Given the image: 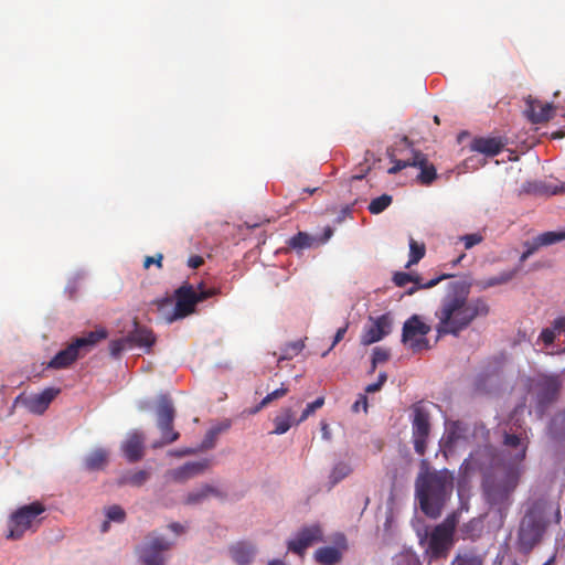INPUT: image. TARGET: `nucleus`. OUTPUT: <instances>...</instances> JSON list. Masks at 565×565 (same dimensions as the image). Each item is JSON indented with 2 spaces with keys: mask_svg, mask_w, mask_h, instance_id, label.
I'll list each match as a JSON object with an SVG mask.
<instances>
[{
  "mask_svg": "<svg viewBox=\"0 0 565 565\" xmlns=\"http://www.w3.org/2000/svg\"><path fill=\"white\" fill-rule=\"evenodd\" d=\"M470 286L465 281H451L435 311L438 338L459 337L478 318L490 313V306L483 297L469 298Z\"/></svg>",
  "mask_w": 565,
  "mask_h": 565,
  "instance_id": "obj_1",
  "label": "nucleus"
},
{
  "mask_svg": "<svg viewBox=\"0 0 565 565\" xmlns=\"http://www.w3.org/2000/svg\"><path fill=\"white\" fill-rule=\"evenodd\" d=\"M454 489V476L447 469L422 471L415 482L420 510L429 518H438Z\"/></svg>",
  "mask_w": 565,
  "mask_h": 565,
  "instance_id": "obj_2",
  "label": "nucleus"
},
{
  "mask_svg": "<svg viewBox=\"0 0 565 565\" xmlns=\"http://www.w3.org/2000/svg\"><path fill=\"white\" fill-rule=\"evenodd\" d=\"M520 473L518 469L504 467L495 469L492 473H486L482 480V491L486 501L499 510L505 509L511 503V494L518 487Z\"/></svg>",
  "mask_w": 565,
  "mask_h": 565,
  "instance_id": "obj_3",
  "label": "nucleus"
},
{
  "mask_svg": "<svg viewBox=\"0 0 565 565\" xmlns=\"http://www.w3.org/2000/svg\"><path fill=\"white\" fill-rule=\"evenodd\" d=\"M548 526L545 507L533 504L524 514L518 531V548L523 554H529L542 541Z\"/></svg>",
  "mask_w": 565,
  "mask_h": 565,
  "instance_id": "obj_4",
  "label": "nucleus"
},
{
  "mask_svg": "<svg viewBox=\"0 0 565 565\" xmlns=\"http://www.w3.org/2000/svg\"><path fill=\"white\" fill-rule=\"evenodd\" d=\"M457 524L458 516L452 513L440 524L436 525L428 536H425L427 541L425 553L430 561L446 558L449 555V552L455 544V531Z\"/></svg>",
  "mask_w": 565,
  "mask_h": 565,
  "instance_id": "obj_5",
  "label": "nucleus"
},
{
  "mask_svg": "<svg viewBox=\"0 0 565 565\" xmlns=\"http://www.w3.org/2000/svg\"><path fill=\"white\" fill-rule=\"evenodd\" d=\"M199 288L200 290L196 291L192 285L183 282L178 289H175V305L173 311L166 317L168 323L192 315L199 302H202L217 294L215 288L202 289V285H200Z\"/></svg>",
  "mask_w": 565,
  "mask_h": 565,
  "instance_id": "obj_6",
  "label": "nucleus"
},
{
  "mask_svg": "<svg viewBox=\"0 0 565 565\" xmlns=\"http://www.w3.org/2000/svg\"><path fill=\"white\" fill-rule=\"evenodd\" d=\"M412 438L414 449L419 456H424L427 449V439L430 434V413L424 402H416L411 407Z\"/></svg>",
  "mask_w": 565,
  "mask_h": 565,
  "instance_id": "obj_7",
  "label": "nucleus"
},
{
  "mask_svg": "<svg viewBox=\"0 0 565 565\" xmlns=\"http://www.w3.org/2000/svg\"><path fill=\"white\" fill-rule=\"evenodd\" d=\"M393 166L388 169L390 174H396L407 167H417L420 169L418 181L424 185H429L436 178L437 172L433 163L428 162L427 157L420 151L412 150V154L406 159H395L393 152H388Z\"/></svg>",
  "mask_w": 565,
  "mask_h": 565,
  "instance_id": "obj_8",
  "label": "nucleus"
},
{
  "mask_svg": "<svg viewBox=\"0 0 565 565\" xmlns=\"http://www.w3.org/2000/svg\"><path fill=\"white\" fill-rule=\"evenodd\" d=\"M175 409L170 397L167 395L160 396L157 406L158 428L161 431V441L152 445L153 448L162 447L163 445L172 444L179 439L180 434L173 430V420Z\"/></svg>",
  "mask_w": 565,
  "mask_h": 565,
  "instance_id": "obj_9",
  "label": "nucleus"
},
{
  "mask_svg": "<svg viewBox=\"0 0 565 565\" xmlns=\"http://www.w3.org/2000/svg\"><path fill=\"white\" fill-rule=\"evenodd\" d=\"M431 328L425 323L419 316L413 315L403 324L402 342L414 353L429 349V342L426 335Z\"/></svg>",
  "mask_w": 565,
  "mask_h": 565,
  "instance_id": "obj_10",
  "label": "nucleus"
},
{
  "mask_svg": "<svg viewBox=\"0 0 565 565\" xmlns=\"http://www.w3.org/2000/svg\"><path fill=\"white\" fill-rule=\"evenodd\" d=\"M44 511L45 507L39 501L19 508L11 515V523L13 526L10 529L7 537L13 540L21 539L24 532L32 526L35 519Z\"/></svg>",
  "mask_w": 565,
  "mask_h": 565,
  "instance_id": "obj_11",
  "label": "nucleus"
},
{
  "mask_svg": "<svg viewBox=\"0 0 565 565\" xmlns=\"http://www.w3.org/2000/svg\"><path fill=\"white\" fill-rule=\"evenodd\" d=\"M463 466L466 471H479L486 476V473H492L495 469H502L504 466L500 465L499 457L495 449L489 446L479 447L470 456L465 459Z\"/></svg>",
  "mask_w": 565,
  "mask_h": 565,
  "instance_id": "obj_12",
  "label": "nucleus"
},
{
  "mask_svg": "<svg viewBox=\"0 0 565 565\" xmlns=\"http://www.w3.org/2000/svg\"><path fill=\"white\" fill-rule=\"evenodd\" d=\"M534 387L537 403L547 406L558 399L563 381L559 374H541L535 380Z\"/></svg>",
  "mask_w": 565,
  "mask_h": 565,
  "instance_id": "obj_13",
  "label": "nucleus"
},
{
  "mask_svg": "<svg viewBox=\"0 0 565 565\" xmlns=\"http://www.w3.org/2000/svg\"><path fill=\"white\" fill-rule=\"evenodd\" d=\"M171 543L162 536H149V540L138 548L139 561L142 565H164L163 552Z\"/></svg>",
  "mask_w": 565,
  "mask_h": 565,
  "instance_id": "obj_14",
  "label": "nucleus"
},
{
  "mask_svg": "<svg viewBox=\"0 0 565 565\" xmlns=\"http://www.w3.org/2000/svg\"><path fill=\"white\" fill-rule=\"evenodd\" d=\"M322 541V530L319 524L302 527L297 536L289 541V551L302 554L309 546Z\"/></svg>",
  "mask_w": 565,
  "mask_h": 565,
  "instance_id": "obj_15",
  "label": "nucleus"
},
{
  "mask_svg": "<svg viewBox=\"0 0 565 565\" xmlns=\"http://www.w3.org/2000/svg\"><path fill=\"white\" fill-rule=\"evenodd\" d=\"M447 277V275H440L438 277L430 279L429 281H424L423 278L417 274L396 271L393 275V282L397 287H405L408 282H413L414 285L406 291V295L411 296L414 295L419 289H429L435 287L437 284H439L443 279Z\"/></svg>",
  "mask_w": 565,
  "mask_h": 565,
  "instance_id": "obj_16",
  "label": "nucleus"
},
{
  "mask_svg": "<svg viewBox=\"0 0 565 565\" xmlns=\"http://www.w3.org/2000/svg\"><path fill=\"white\" fill-rule=\"evenodd\" d=\"M371 326L366 327L361 337V343L370 345L382 340L391 332L392 319L385 313L375 319L371 318Z\"/></svg>",
  "mask_w": 565,
  "mask_h": 565,
  "instance_id": "obj_17",
  "label": "nucleus"
},
{
  "mask_svg": "<svg viewBox=\"0 0 565 565\" xmlns=\"http://www.w3.org/2000/svg\"><path fill=\"white\" fill-rule=\"evenodd\" d=\"M145 435L139 430H132L127 435L121 445L124 456L129 462H137L143 457Z\"/></svg>",
  "mask_w": 565,
  "mask_h": 565,
  "instance_id": "obj_18",
  "label": "nucleus"
},
{
  "mask_svg": "<svg viewBox=\"0 0 565 565\" xmlns=\"http://www.w3.org/2000/svg\"><path fill=\"white\" fill-rule=\"evenodd\" d=\"M60 393L57 387H46L41 393L31 395L25 401V406L30 413L42 415Z\"/></svg>",
  "mask_w": 565,
  "mask_h": 565,
  "instance_id": "obj_19",
  "label": "nucleus"
},
{
  "mask_svg": "<svg viewBox=\"0 0 565 565\" xmlns=\"http://www.w3.org/2000/svg\"><path fill=\"white\" fill-rule=\"evenodd\" d=\"M82 355L74 341L58 351L47 363V369L63 370L72 366Z\"/></svg>",
  "mask_w": 565,
  "mask_h": 565,
  "instance_id": "obj_20",
  "label": "nucleus"
},
{
  "mask_svg": "<svg viewBox=\"0 0 565 565\" xmlns=\"http://www.w3.org/2000/svg\"><path fill=\"white\" fill-rule=\"evenodd\" d=\"M526 116L533 124H542L548 121L553 117L554 106L550 103L542 104L540 100L529 97L526 99Z\"/></svg>",
  "mask_w": 565,
  "mask_h": 565,
  "instance_id": "obj_21",
  "label": "nucleus"
},
{
  "mask_svg": "<svg viewBox=\"0 0 565 565\" xmlns=\"http://www.w3.org/2000/svg\"><path fill=\"white\" fill-rule=\"evenodd\" d=\"M209 467L210 461L207 459L189 461L183 466L171 470L170 475L174 481L184 482L191 478L202 475Z\"/></svg>",
  "mask_w": 565,
  "mask_h": 565,
  "instance_id": "obj_22",
  "label": "nucleus"
},
{
  "mask_svg": "<svg viewBox=\"0 0 565 565\" xmlns=\"http://www.w3.org/2000/svg\"><path fill=\"white\" fill-rule=\"evenodd\" d=\"M505 143L501 138L495 137H479L471 141V150L483 153L489 157L499 154L504 148Z\"/></svg>",
  "mask_w": 565,
  "mask_h": 565,
  "instance_id": "obj_23",
  "label": "nucleus"
},
{
  "mask_svg": "<svg viewBox=\"0 0 565 565\" xmlns=\"http://www.w3.org/2000/svg\"><path fill=\"white\" fill-rule=\"evenodd\" d=\"M129 345H137L147 348L148 350L153 345L156 338L152 331L146 327L135 323V329L127 334Z\"/></svg>",
  "mask_w": 565,
  "mask_h": 565,
  "instance_id": "obj_24",
  "label": "nucleus"
},
{
  "mask_svg": "<svg viewBox=\"0 0 565 565\" xmlns=\"http://www.w3.org/2000/svg\"><path fill=\"white\" fill-rule=\"evenodd\" d=\"M108 335V332L105 328H98L94 331H89L83 337L75 338L73 341L76 344L79 352L89 351L93 347H95L102 340H105Z\"/></svg>",
  "mask_w": 565,
  "mask_h": 565,
  "instance_id": "obj_25",
  "label": "nucleus"
},
{
  "mask_svg": "<svg viewBox=\"0 0 565 565\" xmlns=\"http://www.w3.org/2000/svg\"><path fill=\"white\" fill-rule=\"evenodd\" d=\"M230 552L238 565H249L255 554V547L247 542H237L231 546Z\"/></svg>",
  "mask_w": 565,
  "mask_h": 565,
  "instance_id": "obj_26",
  "label": "nucleus"
},
{
  "mask_svg": "<svg viewBox=\"0 0 565 565\" xmlns=\"http://www.w3.org/2000/svg\"><path fill=\"white\" fill-rule=\"evenodd\" d=\"M212 495L213 497H223L222 492L218 489H216L215 487L210 486V484H203L200 489L191 491L186 495L184 503L188 505L201 504L202 502H204L206 499H209Z\"/></svg>",
  "mask_w": 565,
  "mask_h": 565,
  "instance_id": "obj_27",
  "label": "nucleus"
},
{
  "mask_svg": "<svg viewBox=\"0 0 565 565\" xmlns=\"http://www.w3.org/2000/svg\"><path fill=\"white\" fill-rule=\"evenodd\" d=\"M275 428L271 434L282 435L289 430L292 425H298L294 412L290 407L282 408L274 418Z\"/></svg>",
  "mask_w": 565,
  "mask_h": 565,
  "instance_id": "obj_28",
  "label": "nucleus"
},
{
  "mask_svg": "<svg viewBox=\"0 0 565 565\" xmlns=\"http://www.w3.org/2000/svg\"><path fill=\"white\" fill-rule=\"evenodd\" d=\"M108 462V451L103 448L93 450L84 460V467L88 471L102 470Z\"/></svg>",
  "mask_w": 565,
  "mask_h": 565,
  "instance_id": "obj_29",
  "label": "nucleus"
},
{
  "mask_svg": "<svg viewBox=\"0 0 565 565\" xmlns=\"http://www.w3.org/2000/svg\"><path fill=\"white\" fill-rule=\"evenodd\" d=\"M316 561L321 565H334L341 559V552L337 547L328 546L318 548L315 553Z\"/></svg>",
  "mask_w": 565,
  "mask_h": 565,
  "instance_id": "obj_30",
  "label": "nucleus"
},
{
  "mask_svg": "<svg viewBox=\"0 0 565 565\" xmlns=\"http://www.w3.org/2000/svg\"><path fill=\"white\" fill-rule=\"evenodd\" d=\"M483 532V522L480 519L473 518L460 527V533L463 540H477Z\"/></svg>",
  "mask_w": 565,
  "mask_h": 565,
  "instance_id": "obj_31",
  "label": "nucleus"
},
{
  "mask_svg": "<svg viewBox=\"0 0 565 565\" xmlns=\"http://www.w3.org/2000/svg\"><path fill=\"white\" fill-rule=\"evenodd\" d=\"M518 274V269H512L508 271H502L498 276L487 278L481 281L480 286L482 289H488L494 286L503 285L512 280Z\"/></svg>",
  "mask_w": 565,
  "mask_h": 565,
  "instance_id": "obj_32",
  "label": "nucleus"
},
{
  "mask_svg": "<svg viewBox=\"0 0 565 565\" xmlns=\"http://www.w3.org/2000/svg\"><path fill=\"white\" fill-rule=\"evenodd\" d=\"M426 254V246L424 243L416 242L413 237L409 238V259L406 268H411L417 264Z\"/></svg>",
  "mask_w": 565,
  "mask_h": 565,
  "instance_id": "obj_33",
  "label": "nucleus"
},
{
  "mask_svg": "<svg viewBox=\"0 0 565 565\" xmlns=\"http://www.w3.org/2000/svg\"><path fill=\"white\" fill-rule=\"evenodd\" d=\"M534 239L536 241L540 248L543 246H550V245H553V244L564 241L565 239V231L544 232V233L537 235L536 237H534Z\"/></svg>",
  "mask_w": 565,
  "mask_h": 565,
  "instance_id": "obj_34",
  "label": "nucleus"
},
{
  "mask_svg": "<svg viewBox=\"0 0 565 565\" xmlns=\"http://www.w3.org/2000/svg\"><path fill=\"white\" fill-rule=\"evenodd\" d=\"M315 238L305 232H299L292 236L288 245L294 249H303L312 246Z\"/></svg>",
  "mask_w": 565,
  "mask_h": 565,
  "instance_id": "obj_35",
  "label": "nucleus"
},
{
  "mask_svg": "<svg viewBox=\"0 0 565 565\" xmlns=\"http://www.w3.org/2000/svg\"><path fill=\"white\" fill-rule=\"evenodd\" d=\"M392 200V196L388 194H382L381 196L373 199L369 204V212L371 214L382 213L391 205Z\"/></svg>",
  "mask_w": 565,
  "mask_h": 565,
  "instance_id": "obj_36",
  "label": "nucleus"
},
{
  "mask_svg": "<svg viewBox=\"0 0 565 565\" xmlns=\"http://www.w3.org/2000/svg\"><path fill=\"white\" fill-rule=\"evenodd\" d=\"M351 472L352 468L349 463L338 462L337 465H334L331 471L330 479L333 483H338L339 481L347 478Z\"/></svg>",
  "mask_w": 565,
  "mask_h": 565,
  "instance_id": "obj_37",
  "label": "nucleus"
},
{
  "mask_svg": "<svg viewBox=\"0 0 565 565\" xmlns=\"http://www.w3.org/2000/svg\"><path fill=\"white\" fill-rule=\"evenodd\" d=\"M149 479V472L146 470H138L129 476H125L120 483H127L134 487L142 486Z\"/></svg>",
  "mask_w": 565,
  "mask_h": 565,
  "instance_id": "obj_38",
  "label": "nucleus"
},
{
  "mask_svg": "<svg viewBox=\"0 0 565 565\" xmlns=\"http://www.w3.org/2000/svg\"><path fill=\"white\" fill-rule=\"evenodd\" d=\"M451 565H482V558L473 553L457 554Z\"/></svg>",
  "mask_w": 565,
  "mask_h": 565,
  "instance_id": "obj_39",
  "label": "nucleus"
},
{
  "mask_svg": "<svg viewBox=\"0 0 565 565\" xmlns=\"http://www.w3.org/2000/svg\"><path fill=\"white\" fill-rule=\"evenodd\" d=\"M503 443L505 446L512 447V448H518V447L522 446L520 452L516 455V459L521 461L525 458L526 446L522 445L521 438L518 435L505 434Z\"/></svg>",
  "mask_w": 565,
  "mask_h": 565,
  "instance_id": "obj_40",
  "label": "nucleus"
},
{
  "mask_svg": "<svg viewBox=\"0 0 565 565\" xmlns=\"http://www.w3.org/2000/svg\"><path fill=\"white\" fill-rule=\"evenodd\" d=\"M131 348L127 335L109 342V353L113 358H118L127 349Z\"/></svg>",
  "mask_w": 565,
  "mask_h": 565,
  "instance_id": "obj_41",
  "label": "nucleus"
},
{
  "mask_svg": "<svg viewBox=\"0 0 565 565\" xmlns=\"http://www.w3.org/2000/svg\"><path fill=\"white\" fill-rule=\"evenodd\" d=\"M324 404V397H318L312 403H309L303 409L301 416L297 419V424L305 422L309 416H311L317 409L321 408Z\"/></svg>",
  "mask_w": 565,
  "mask_h": 565,
  "instance_id": "obj_42",
  "label": "nucleus"
},
{
  "mask_svg": "<svg viewBox=\"0 0 565 565\" xmlns=\"http://www.w3.org/2000/svg\"><path fill=\"white\" fill-rule=\"evenodd\" d=\"M388 358H390L388 350L380 348V347H376L373 350V353H372V367H371V372H374L375 369H376V365L380 364V363L386 362L388 360Z\"/></svg>",
  "mask_w": 565,
  "mask_h": 565,
  "instance_id": "obj_43",
  "label": "nucleus"
},
{
  "mask_svg": "<svg viewBox=\"0 0 565 565\" xmlns=\"http://www.w3.org/2000/svg\"><path fill=\"white\" fill-rule=\"evenodd\" d=\"M106 518L110 521L121 523L126 519V512L119 505H111L106 509Z\"/></svg>",
  "mask_w": 565,
  "mask_h": 565,
  "instance_id": "obj_44",
  "label": "nucleus"
},
{
  "mask_svg": "<svg viewBox=\"0 0 565 565\" xmlns=\"http://www.w3.org/2000/svg\"><path fill=\"white\" fill-rule=\"evenodd\" d=\"M289 390L288 387H285L281 385V387L273 391L271 393H268L262 401L260 406H268L270 403H273L276 399H279L288 394Z\"/></svg>",
  "mask_w": 565,
  "mask_h": 565,
  "instance_id": "obj_45",
  "label": "nucleus"
},
{
  "mask_svg": "<svg viewBox=\"0 0 565 565\" xmlns=\"http://www.w3.org/2000/svg\"><path fill=\"white\" fill-rule=\"evenodd\" d=\"M482 239L483 237L479 233L467 234L460 237V241L463 242L466 249L472 248L473 246L481 243Z\"/></svg>",
  "mask_w": 565,
  "mask_h": 565,
  "instance_id": "obj_46",
  "label": "nucleus"
},
{
  "mask_svg": "<svg viewBox=\"0 0 565 565\" xmlns=\"http://www.w3.org/2000/svg\"><path fill=\"white\" fill-rule=\"evenodd\" d=\"M525 250L522 253L520 257V262H525L531 255H533L536 250L540 249L536 241L533 238L531 242L524 243Z\"/></svg>",
  "mask_w": 565,
  "mask_h": 565,
  "instance_id": "obj_47",
  "label": "nucleus"
},
{
  "mask_svg": "<svg viewBox=\"0 0 565 565\" xmlns=\"http://www.w3.org/2000/svg\"><path fill=\"white\" fill-rule=\"evenodd\" d=\"M540 340L545 344V345H551L554 343L555 341V338H556V333L554 332V330H552L551 328H544L541 333H540Z\"/></svg>",
  "mask_w": 565,
  "mask_h": 565,
  "instance_id": "obj_48",
  "label": "nucleus"
},
{
  "mask_svg": "<svg viewBox=\"0 0 565 565\" xmlns=\"http://www.w3.org/2000/svg\"><path fill=\"white\" fill-rule=\"evenodd\" d=\"M367 407H369V404H367L366 395L365 394H360L358 399L352 405V412L353 413H359L362 409L364 413H366L367 412Z\"/></svg>",
  "mask_w": 565,
  "mask_h": 565,
  "instance_id": "obj_49",
  "label": "nucleus"
},
{
  "mask_svg": "<svg viewBox=\"0 0 565 565\" xmlns=\"http://www.w3.org/2000/svg\"><path fill=\"white\" fill-rule=\"evenodd\" d=\"M218 434V429H210L206 435H205V438L202 443V448L204 449H209V448H212L214 446V440L216 438Z\"/></svg>",
  "mask_w": 565,
  "mask_h": 565,
  "instance_id": "obj_50",
  "label": "nucleus"
},
{
  "mask_svg": "<svg viewBox=\"0 0 565 565\" xmlns=\"http://www.w3.org/2000/svg\"><path fill=\"white\" fill-rule=\"evenodd\" d=\"M162 254H157V256H147L143 260V267L147 269L150 265L156 264L159 268L162 267Z\"/></svg>",
  "mask_w": 565,
  "mask_h": 565,
  "instance_id": "obj_51",
  "label": "nucleus"
},
{
  "mask_svg": "<svg viewBox=\"0 0 565 565\" xmlns=\"http://www.w3.org/2000/svg\"><path fill=\"white\" fill-rule=\"evenodd\" d=\"M552 330H554L555 333H563L565 332V317L562 316V317H557L553 322H552Z\"/></svg>",
  "mask_w": 565,
  "mask_h": 565,
  "instance_id": "obj_52",
  "label": "nucleus"
},
{
  "mask_svg": "<svg viewBox=\"0 0 565 565\" xmlns=\"http://www.w3.org/2000/svg\"><path fill=\"white\" fill-rule=\"evenodd\" d=\"M204 263V259L203 257L199 256V255H193L191 256L189 259H188V266L193 268V269H196L199 268L200 266H202Z\"/></svg>",
  "mask_w": 565,
  "mask_h": 565,
  "instance_id": "obj_53",
  "label": "nucleus"
},
{
  "mask_svg": "<svg viewBox=\"0 0 565 565\" xmlns=\"http://www.w3.org/2000/svg\"><path fill=\"white\" fill-rule=\"evenodd\" d=\"M347 330H348V324H345L344 327H341L337 330L332 345L329 349V351L344 338Z\"/></svg>",
  "mask_w": 565,
  "mask_h": 565,
  "instance_id": "obj_54",
  "label": "nucleus"
},
{
  "mask_svg": "<svg viewBox=\"0 0 565 565\" xmlns=\"http://www.w3.org/2000/svg\"><path fill=\"white\" fill-rule=\"evenodd\" d=\"M544 192L547 194H557L559 192H565V182L561 184V186H551V185H543Z\"/></svg>",
  "mask_w": 565,
  "mask_h": 565,
  "instance_id": "obj_55",
  "label": "nucleus"
},
{
  "mask_svg": "<svg viewBox=\"0 0 565 565\" xmlns=\"http://www.w3.org/2000/svg\"><path fill=\"white\" fill-rule=\"evenodd\" d=\"M158 310L162 311L166 307H169L172 305V299L169 297L159 299L156 301Z\"/></svg>",
  "mask_w": 565,
  "mask_h": 565,
  "instance_id": "obj_56",
  "label": "nucleus"
},
{
  "mask_svg": "<svg viewBox=\"0 0 565 565\" xmlns=\"http://www.w3.org/2000/svg\"><path fill=\"white\" fill-rule=\"evenodd\" d=\"M321 435L323 439L331 440V431L326 422H321Z\"/></svg>",
  "mask_w": 565,
  "mask_h": 565,
  "instance_id": "obj_57",
  "label": "nucleus"
},
{
  "mask_svg": "<svg viewBox=\"0 0 565 565\" xmlns=\"http://www.w3.org/2000/svg\"><path fill=\"white\" fill-rule=\"evenodd\" d=\"M303 347L305 344L301 341L294 342L289 345L294 354H298L303 349Z\"/></svg>",
  "mask_w": 565,
  "mask_h": 565,
  "instance_id": "obj_58",
  "label": "nucleus"
},
{
  "mask_svg": "<svg viewBox=\"0 0 565 565\" xmlns=\"http://www.w3.org/2000/svg\"><path fill=\"white\" fill-rule=\"evenodd\" d=\"M381 388H382V385H380L379 382H375V383L369 384L365 387V393H375V392L380 391Z\"/></svg>",
  "mask_w": 565,
  "mask_h": 565,
  "instance_id": "obj_59",
  "label": "nucleus"
},
{
  "mask_svg": "<svg viewBox=\"0 0 565 565\" xmlns=\"http://www.w3.org/2000/svg\"><path fill=\"white\" fill-rule=\"evenodd\" d=\"M169 529L177 534H180L183 532V526L180 523H171L169 525Z\"/></svg>",
  "mask_w": 565,
  "mask_h": 565,
  "instance_id": "obj_60",
  "label": "nucleus"
},
{
  "mask_svg": "<svg viewBox=\"0 0 565 565\" xmlns=\"http://www.w3.org/2000/svg\"><path fill=\"white\" fill-rule=\"evenodd\" d=\"M265 406H260V403L258 405H256L255 407L253 408H249V409H246L245 413H247L248 415H255L257 414L260 409H263Z\"/></svg>",
  "mask_w": 565,
  "mask_h": 565,
  "instance_id": "obj_61",
  "label": "nucleus"
},
{
  "mask_svg": "<svg viewBox=\"0 0 565 565\" xmlns=\"http://www.w3.org/2000/svg\"><path fill=\"white\" fill-rule=\"evenodd\" d=\"M386 380H387L386 373L385 372H381L379 374V379H377L379 384L383 386L384 383L386 382Z\"/></svg>",
  "mask_w": 565,
  "mask_h": 565,
  "instance_id": "obj_62",
  "label": "nucleus"
},
{
  "mask_svg": "<svg viewBox=\"0 0 565 565\" xmlns=\"http://www.w3.org/2000/svg\"><path fill=\"white\" fill-rule=\"evenodd\" d=\"M109 522H110V520H108V519H106V520L103 522L102 527H100V530H102V532H103V533H106V532L109 530Z\"/></svg>",
  "mask_w": 565,
  "mask_h": 565,
  "instance_id": "obj_63",
  "label": "nucleus"
},
{
  "mask_svg": "<svg viewBox=\"0 0 565 565\" xmlns=\"http://www.w3.org/2000/svg\"><path fill=\"white\" fill-rule=\"evenodd\" d=\"M268 565H285L280 559H274L268 563Z\"/></svg>",
  "mask_w": 565,
  "mask_h": 565,
  "instance_id": "obj_64",
  "label": "nucleus"
}]
</instances>
